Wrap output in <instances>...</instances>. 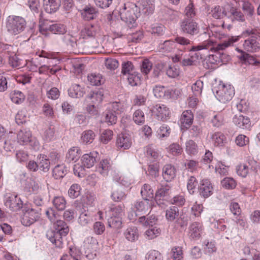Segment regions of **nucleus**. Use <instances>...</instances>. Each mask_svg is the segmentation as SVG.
<instances>
[{"label":"nucleus","mask_w":260,"mask_h":260,"mask_svg":"<svg viewBox=\"0 0 260 260\" xmlns=\"http://www.w3.org/2000/svg\"><path fill=\"white\" fill-rule=\"evenodd\" d=\"M219 39H223L220 42L216 41H213L210 39L204 42L202 44L197 46H192L188 48L187 49L190 51H196L202 49H209L211 51L218 52L220 50H223L229 46L233 45V43L237 41L238 38L233 37H226L224 35L219 36Z\"/></svg>","instance_id":"obj_1"},{"label":"nucleus","mask_w":260,"mask_h":260,"mask_svg":"<svg viewBox=\"0 0 260 260\" xmlns=\"http://www.w3.org/2000/svg\"><path fill=\"white\" fill-rule=\"evenodd\" d=\"M58 216L55 221L52 222L55 231L49 230L47 232V238L56 247L60 248L63 245L62 236H65L69 233V229L67 224L63 221L58 219Z\"/></svg>","instance_id":"obj_2"},{"label":"nucleus","mask_w":260,"mask_h":260,"mask_svg":"<svg viewBox=\"0 0 260 260\" xmlns=\"http://www.w3.org/2000/svg\"><path fill=\"white\" fill-rule=\"evenodd\" d=\"M137 6L132 3L124 4L123 8L119 11V15L121 20L124 21L127 26L134 27L137 25L136 20L138 18L136 12Z\"/></svg>","instance_id":"obj_3"},{"label":"nucleus","mask_w":260,"mask_h":260,"mask_svg":"<svg viewBox=\"0 0 260 260\" xmlns=\"http://www.w3.org/2000/svg\"><path fill=\"white\" fill-rule=\"evenodd\" d=\"M25 25L26 22L24 18L19 16H12L8 17L6 27L11 34L16 35L24 30Z\"/></svg>","instance_id":"obj_4"},{"label":"nucleus","mask_w":260,"mask_h":260,"mask_svg":"<svg viewBox=\"0 0 260 260\" xmlns=\"http://www.w3.org/2000/svg\"><path fill=\"white\" fill-rule=\"evenodd\" d=\"M216 96L221 103H225L232 100L235 94L234 87L230 84L220 83L216 91Z\"/></svg>","instance_id":"obj_5"},{"label":"nucleus","mask_w":260,"mask_h":260,"mask_svg":"<svg viewBox=\"0 0 260 260\" xmlns=\"http://www.w3.org/2000/svg\"><path fill=\"white\" fill-rule=\"evenodd\" d=\"M41 209L34 208L24 209L23 215L21 218V222L25 226H29L38 220L41 215Z\"/></svg>","instance_id":"obj_6"},{"label":"nucleus","mask_w":260,"mask_h":260,"mask_svg":"<svg viewBox=\"0 0 260 260\" xmlns=\"http://www.w3.org/2000/svg\"><path fill=\"white\" fill-rule=\"evenodd\" d=\"M180 28L183 33L190 36L197 35L200 30L198 23L191 18H184L181 22Z\"/></svg>","instance_id":"obj_7"},{"label":"nucleus","mask_w":260,"mask_h":260,"mask_svg":"<svg viewBox=\"0 0 260 260\" xmlns=\"http://www.w3.org/2000/svg\"><path fill=\"white\" fill-rule=\"evenodd\" d=\"M82 165L79 164L75 165L74 168V174H78L79 177H81L80 174H83L81 172L84 170L83 167L90 168L92 167L95 162V158L91 154H85L83 155L82 159Z\"/></svg>","instance_id":"obj_8"},{"label":"nucleus","mask_w":260,"mask_h":260,"mask_svg":"<svg viewBox=\"0 0 260 260\" xmlns=\"http://www.w3.org/2000/svg\"><path fill=\"white\" fill-rule=\"evenodd\" d=\"M152 112L158 120L162 121L167 120L170 115L169 108L163 104L155 105L152 109Z\"/></svg>","instance_id":"obj_9"},{"label":"nucleus","mask_w":260,"mask_h":260,"mask_svg":"<svg viewBox=\"0 0 260 260\" xmlns=\"http://www.w3.org/2000/svg\"><path fill=\"white\" fill-rule=\"evenodd\" d=\"M151 205L152 202L149 199H144L143 201L137 202L134 207L136 215H141L149 213Z\"/></svg>","instance_id":"obj_10"},{"label":"nucleus","mask_w":260,"mask_h":260,"mask_svg":"<svg viewBox=\"0 0 260 260\" xmlns=\"http://www.w3.org/2000/svg\"><path fill=\"white\" fill-rule=\"evenodd\" d=\"M5 206L12 211H17L22 208L23 203L17 196L11 194L7 198Z\"/></svg>","instance_id":"obj_11"},{"label":"nucleus","mask_w":260,"mask_h":260,"mask_svg":"<svg viewBox=\"0 0 260 260\" xmlns=\"http://www.w3.org/2000/svg\"><path fill=\"white\" fill-rule=\"evenodd\" d=\"M243 46L244 49L249 52H255L260 49L259 43L255 36H251L245 40Z\"/></svg>","instance_id":"obj_12"},{"label":"nucleus","mask_w":260,"mask_h":260,"mask_svg":"<svg viewBox=\"0 0 260 260\" xmlns=\"http://www.w3.org/2000/svg\"><path fill=\"white\" fill-rule=\"evenodd\" d=\"M132 144L130 137L124 134H119L117 138L116 146L119 149L123 150L129 149Z\"/></svg>","instance_id":"obj_13"},{"label":"nucleus","mask_w":260,"mask_h":260,"mask_svg":"<svg viewBox=\"0 0 260 260\" xmlns=\"http://www.w3.org/2000/svg\"><path fill=\"white\" fill-rule=\"evenodd\" d=\"M213 189V186L209 180L205 179L201 181L199 186L200 195L204 198H208L212 194Z\"/></svg>","instance_id":"obj_14"},{"label":"nucleus","mask_w":260,"mask_h":260,"mask_svg":"<svg viewBox=\"0 0 260 260\" xmlns=\"http://www.w3.org/2000/svg\"><path fill=\"white\" fill-rule=\"evenodd\" d=\"M162 175L166 181H171L175 178L176 175L175 167L171 164L165 165L162 168Z\"/></svg>","instance_id":"obj_15"},{"label":"nucleus","mask_w":260,"mask_h":260,"mask_svg":"<svg viewBox=\"0 0 260 260\" xmlns=\"http://www.w3.org/2000/svg\"><path fill=\"white\" fill-rule=\"evenodd\" d=\"M237 51L241 53L239 58L243 63H248L255 66H260V61L256 59L253 56L239 49Z\"/></svg>","instance_id":"obj_16"},{"label":"nucleus","mask_w":260,"mask_h":260,"mask_svg":"<svg viewBox=\"0 0 260 260\" xmlns=\"http://www.w3.org/2000/svg\"><path fill=\"white\" fill-rule=\"evenodd\" d=\"M47 30H49L54 34H63L66 32L64 26L60 24H54L49 27H44L43 26H41L40 27V31L43 35H46L45 32Z\"/></svg>","instance_id":"obj_17"},{"label":"nucleus","mask_w":260,"mask_h":260,"mask_svg":"<svg viewBox=\"0 0 260 260\" xmlns=\"http://www.w3.org/2000/svg\"><path fill=\"white\" fill-rule=\"evenodd\" d=\"M60 3V0H44V10L48 13H54L58 9Z\"/></svg>","instance_id":"obj_18"},{"label":"nucleus","mask_w":260,"mask_h":260,"mask_svg":"<svg viewBox=\"0 0 260 260\" xmlns=\"http://www.w3.org/2000/svg\"><path fill=\"white\" fill-rule=\"evenodd\" d=\"M124 235L128 241L134 242L138 239L139 236L138 229L135 226H129L125 231Z\"/></svg>","instance_id":"obj_19"},{"label":"nucleus","mask_w":260,"mask_h":260,"mask_svg":"<svg viewBox=\"0 0 260 260\" xmlns=\"http://www.w3.org/2000/svg\"><path fill=\"white\" fill-rule=\"evenodd\" d=\"M38 161V168L44 172H48L50 167V162L49 159L46 155L40 154L37 157Z\"/></svg>","instance_id":"obj_20"},{"label":"nucleus","mask_w":260,"mask_h":260,"mask_svg":"<svg viewBox=\"0 0 260 260\" xmlns=\"http://www.w3.org/2000/svg\"><path fill=\"white\" fill-rule=\"evenodd\" d=\"M234 123L238 127L244 129L249 127L250 120L248 117H245L242 115H235L233 119Z\"/></svg>","instance_id":"obj_21"},{"label":"nucleus","mask_w":260,"mask_h":260,"mask_svg":"<svg viewBox=\"0 0 260 260\" xmlns=\"http://www.w3.org/2000/svg\"><path fill=\"white\" fill-rule=\"evenodd\" d=\"M31 133L30 131L26 129H21L17 134L18 142L20 144H26L30 142Z\"/></svg>","instance_id":"obj_22"},{"label":"nucleus","mask_w":260,"mask_h":260,"mask_svg":"<svg viewBox=\"0 0 260 260\" xmlns=\"http://www.w3.org/2000/svg\"><path fill=\"white\" fill-rule=\"evenodd\" d=\"M81 15L85 20H90L96 16V11L93 7L86 6L81 10Z\"/></svg>","instance_id":"obj_23"},{"label":"nucleus","mask_w":260,"mask_h":260,"mask_svg":"<svg viewBox=\"0 0 260 260\" xmlns=\"http://www.w3.org/2000/svg\"><path fill=\"white\" fill-rule=\"evenodd\" d=\"M107 109L117 115L120 114L125 110V107L122 103L119 102H114L110 103L108 105Z\"/></svg>","instance_id":"obj_24"},{"label":"nucleus","mask_w":260,"mask_h":260,"mask_svg":"<svg viewBox=\"0 0 260 260\" xmlns=\"http://www.w3.org/2000/svg\"><path fill=\"white\" fill-rule=\"evenodd\" d=\"M202 231V226L200 223L194 222L189 226V236L192 239L199 238Z\"/></svg>","instance_id":"obj_25"},{"label":"nucleus","mask_w":260,"mask_h":260,"mask_svg":"<svg viewBox=\"0 0 260 260\" xmlns=\"http://www.w3.org/2000/svg\"><path fill=\"white\" fill-rule=\"evenodd\" d=\"M179 216V211L177 207L172 206L166 210V217L169 221L172 222L177 219Z\"/></svg>","instance_id":"obj_26"},{"label":"nucleus","mask_w":260,"mask_h":260,"mask_svg":"<svg viewBox=\"0 0 260 260\" xmlns=\"http://www.w3.org/2000/svg\"><path fill=\"white\" fill-rule=\"evenodd\" d=\"M68 91L69 95L73 98H79L84 95V92L79 84L73 85Z\"/></svg>","instance_id":"obj_27"},{"label":"nucleus","mask_w":260,"mask_h":260,"mask_svg":"<svg viewBox=\"0 0 260 260\" xmlns=\"http://www.w3.org/2000/svg\"><path fill=\"white\" fill-rule=\"evenodd\" d=\"M170 190V187L169 185H166L161 187L156 191L155 200L158 205H161L162 203L161 202V198L169 194Z\"/></svg>","instance_id":"obj_28"},{"label":"nucleus","mask_w":260,"mask_h":260,"mask_svg":"<svg viewBox=\"0 0 260 260\" xmlns=\"http://www.w3.org/2000/svg\"><path fill=\"white\" fill-rule=\"evenodd\" d=\"M84 246L88 249L96 250L98 248L99 243L96 239L92 236H88L84 240Z\"/></svg>","instance_id":"obj_29"},{"label":"nucleus","mask_w":260,"mask_h":260,"mask_svg":"<svg viewBox=\"0 0 260 260\" xmlns=\"http://www.w3.org/2000/svg\"><path fill=\"white\" fill-rule=\"evenodd\" d=\"M80 156V150L78 147H73L70 148L67 154V158L69 161L78 160Z\"/></svg>","instance_id":"obj_30"},{"label":"nucleus","mask_w":260,"mask_h":260,"mask_svg":"<svg viewBox=\"0 0 260 260\" xmlns=\"http://www.w3.org/2000/svg\"><path fill=\"white\" fill-rule=\"evenodd\" d=\"M193 115L190 110L184 111L181 115L180 121L181 122L186 125H190L193 122Z\"/></svg>","instance_id":"obj_31"},{"label":"nucleus","mask_w":260,"mask_h":260,"mask_svg":"<svg viewBox=\"0 0 260 260\" xmlns=\"http://www.w3.org/2000/svg\"><path fill=\"white\" fill-rule=\"evenodd\" d=\"M124 206H117L111 207L110 209V217L112 218H121L124 215Z\"/></svg>","instance_id":"obj_32"},{"label":"nucleus","mask_w":260,"mask_h":260,"mask_svg":"<svg viewBox=\"0 0 260 260\" xmlns=\"http://www.w3.org/2000/svg\"><path fill=\"white\" fill-rule=\"evenodd\" d=\"M111 164L109 160L107 159H103L99 164L98 171L101 174L106 175L111 169Z\"/></svg>","instance_id":"obj_33"},{"label":"nucleus","mask_w":260,"mask_h":260,"mask_svg":"<svg viewBox=\"0 0 260 260\" xmlns=\"http://www.w3.org/2000/svg\"><path fill=\"white\" fill-rule=\"evenodd\" d=\"M95 137V135L92 131L87 130L82 133L81 139L83 143L89 144L93 142Z\"/></svg>","instance_id":"obj_34"},{"label":"nucleus","mask_w":260,"mask_h":260,"mask_svg":"<svg viewBox=\"0 0 260 260\" xmlns=\"http://www.w3.org/2000/svg\"><path fill=\"white\" fill-rule=\"evenodd\" d=\"M67 173V170L64 166L61 165L56 166L52 171V175L56 179L62 178Z\"/></svg>","instance_id":"obj_35"},{"label":"nucleus","mask_w":260,"mask_h":260,"mask_svg":"<svg viewBox=\"0 0 260 260\" xmlns=\"http://www.w3.org/2000/svg\"><path fill=\"white\" fill-rule=\"evenodd\" d=\"M212 139L216 146H222L226 142L225 136L221 132H216L212 136Z\"/></svg>","instance_id":"obj_36"},{"label":"nucleus","mask_w":260,"mask_h":260,"mask_svg":"<svg viewBox=\"0 0 260 260\" xmlns=\"http://www.w3.org/2000/svg\"><path fill=\"white\" fill-rule=\"evenodd\" d=\"M88 81L91 85L98 86L101 84L103 80L100 74L91 73L87 77Z\"/></svg>","instance_id":"obj_37"},{"label":"nucleus","mask_w":260,"mask_h":260,"mask_svg":"<svg viewBox=\"0 0 260 260\" xmlns=\"http://www.w3.org/2000/svg\"><path fill=\"white\" fill-rule=\"evenodd\" d=\"M174 62H180L182 66H193L195 64L190 57L184 58L183 57L182 54L181 55H176L173 58Z\"/></svg>","instance_id":"obj_38"},{"label":"nucleus","mask_w":260,"mask_h":260,"mask_svg":"<svg viewBox=\"0 0 260 260\" xmlns=\"http://www.w3.org/2000/svg\"><path fill=\"white\" fill-rule=\"evenodd\" d=\"M96 28L93 25H88L84 28L81 31V36L83 38L92 37L96 34Z\"/></svg>","instance_id":"obj_39"},{"label":"nucleus","mask_w":260,"mask_h":260,"mask_svg":"<svg viewBox=\"0 0 260 260\" xmlns=\"http://www.w3.org/2000/svg\"><path fill=\"white\" fill-rule=\"evenodd\" d=\"M171 258L173 260H183V253L181 247H174L172 248L171 251Z\"/></svg>","instance_id":"obj_40"},{"label":"nucleus","mask_w":260,"mask_h":260,"mask_svg":"<svg viewBox=\"0 0 260 260\" xmlns=\"http://www.w3.org/2000/svg\"><path fill=\"white\" fill-rule=\"evenodd\" d=\"M236 170L237 173L239 176L245 177L249 171V162L240 164L237 167Z\"/></svg>","instance_id":"obj_41"},{"label":"nucleus","mask_w":260,"mask_h":260,"mask_svg":"<svg viewBox=\"0 0 260 260\" xmlns=\"http://www.w3.org/2000/svg\"><path fill=\"white\" fill-rule=\"evenodd\" d=\"M141 193L144 199L152 198L153 197V190L148 184H144L142 187Z\"/></svg>","instance_id":"obj_42"},{"label":"nucleus","mask_w":260,"mask_h":260,"mask_svg":"<svg viewBox=\"0 0 260 260\" xmlns=\"http://www.w3.org/2000/svg\"><path fill=\"white\" fill-rule=\"evenodd\" d=\"M11 99L13 103L15 104H20L24 101L25 96L23 93L21 91L14 90L11 94Z\"/></svg>","instance_id":"obj_43"},{"label":"nucleus","mask_w":260,"mask_h":260,"mask_svg":"<svg viewBox=\"0 0 260 260\" xmlns=\"http://www.w3.org/2000/svg\"><path fill=\"white\" fill-rule=\"evenodd\" d=\"M221 184L223 187L228 189L235 188L237 185L236 181L231 177L224 178L221 181Z\"/></svg>","instance_id":"obj_44"},{"label":"nucleus","mask_w":260,"mask_h":260,"mask_svg":"<svg viewBox=\"0 0 260 260\" xmlns=\"http://www.w3.org/2000/svg\"><path fill=\"white\" fill-rule=\"evenodd\" d=\"M53 204L57 210H63L66 207V201L62 197H56L53 200Z\"/></svg>","instance_id":"obj_45"},{"label":"nucleus","mask_w":260,"mask_h":260,"mask_svg":"<svg viewBox=\"0 0 260 260\" xmlns=\"http://www.w3.org/2000/svg\"><path fill=\"white\" fill-rule=\"evenodd\" d=\"M121 218H112L110 217L108 220V225L109 227L115 230H118L122 228V221Z\"/></svg>","instance_id":"obj_46"},{"label":"nucleus","mask_w":260,"mask_h":260,"mask_svg":"<svg viewBox=\"0 0 260 260\" xmlns=\"http://www.w3.org/2000/svg\"><path fill=\"white\" fill-rule=\"evenodd\" d=\"M117 115L115 113L111 111H109V110L107 109L106 113L105 115V122L109 125H113L115 124L117 120Z\"/></svg>","instance_id":"obj_47"},{"label":"nucleus","mask_w":260,"mask_h":260,"mask_svg":"<svg viewBox=\"0 0 260 260\" xmlns=\"http://www.w3.org/2000/svg\"><path fill=\"white\" fill-rule=\"evenodd\" d=\"M143 37V34L141 31H137L135 32L129 34L127 36L128 42L138 43Z\"/></svg>","instance_id":"obj_48"},{"label":"nucleus","mask_w":260,"mask_h":260,"mask_svg":"<svg viewBox=\"0 0 260 260\" xmlns=\"http://www.w3.org/2000/svg\"><path fill=\"white\" fill-rule=\"evenodd\" d=\"M81 188L77 184H73L68 191L69 196L73 199L77 198L80 194Z\"/></svg>","instance_id":"obj_49"},{"label":"nucleus","mask_w":260,"mask_h":260,"mask_svg":"<svg viewBox=\"0 0 260 260\" xmlns=\"http://www.w3.org/2000/svg\"><path fill=\"white\" fill-rule=\"evenodd\" d=\"M133 120L138 124L144 123L145 116L143 112L140 109L136 110L133 114Z\"/></svg>","instance_id":"obj_50"},{"label":"nucleus","mask_w":260,"mask_h":260,"mask_svg":"<svg viewBox=\"0 0 260 260\" xmlns=\"http://www.w3.org/2000/svg\"><path fill=\"white\" fill-rule=\"evenodd\" d=\"M186 151L190 154L194 155L198 152V146L196 143L190 140L186 143Z\"/></svg>","instance_id":"obj_51"},{"label":"nucleus","mask_w":260,"mask_h":260,"mask_svg":"<svg viewBox=\"0 0 260 260\" xmlns=\"http://www.w3.org/2000/svg\"><path fill=\"white\" fill-rule=\"evenodd\" d=\"M152 0H141L140 3L143 10L145 12L151 13L154 9Z\"/></svg>","instance_id":"obj_52"},{"label":"nucleus","mask_w":260,"mask_h":260,"mask_svg":"<svg viewBox=\"0 0 260 260\" xmlns=\"http://www.w3.org/2000/svg\"><path fill=\"white\" fill-rule=\"evenodd\" d=\"M113 136L112 131L105 129L101 134L100 139L103 143L106 144L112 140Z\"/></svg>","instance_id":"obj_53"},{"label":"nucleus","mask_w":260,"mask_h":260,"mask_svg":"<svg viewBox=\"0 0 260 260\" xmlns=\"http://www.w3.org/2000/svg\"><path fill=\"white\" fill-rule=\"evenodd\" d=\"M105 64L108 69L114 70L119 66L118 61L115 58H108L105 59Z\"/></svg>","instance_id":"obj_54"},{"label":"nucleus","mask_w":260,"mask_h":260,"mask_svg":"<svg viewBox=\"0 0 260 260\" xmlns=\"http://www.w3.org/2000/svg\"><path fill=\"white\" fill-rule=\"evenodd\" d=\"M224 117L222 113H218L215 115L212 119L213 125L215 127H219L224 123Z\"/></svg>","instance_id":"obj_55"},{"label":"nucleus","mask_w":260,"mask_h":260,"mask_svg":"<svg viewBox=\"0 0 260 260\" xmlns=\"http://www.w3.org/2000/svg\"><path fill=\"white\" fill-rule=\"evenodd\" d=\"M160 232V229L156 226L151 227L145 232V235L149 239H153L156 237Z\"/></svg>","instance_id":"obj_56"},{"label":"nucleus","mask_w":260,"mask_h":260,"mask_svg":"<svg viewBox=\"0 0 260 260\" xmlns=\"http://www.w3.org/2000/svg\"><path fill=\"white\" fill-rule=\"evenodd\" d=\"M203 88V82L201 80H197L191 86V89L196 95H200Z\"/></svg>","instance_id":"obj_57"},{"label":"nucleus","mask_w":260,"mask_h":260,"mask_svg":"<svg viewBox=\"0 0 260 260\" xmlns=\"http://www.w3.org/2000/svg\"><path fill=\"white\" fill-rule=\"evenodd\" d=\"M127 80L129 84L135 86L140 83V77L138 73L134 72L128 75Z\"/></svg>","instance_id":"obj_58"},{"label":"nucleus","mask_w":260,"mask_h":260,"mask_svg":"<svg viewBox=\"0 0 260 260\" xmlns=\"http://www.w3.org/2000/svg\"><path fill=\"white\" fill-rule=\"evenodd\" d=\"M185 16L186 17L185 18L192 19L196 15V13L193 8V5L192 2L190 0V3L185 8Z\"/></svg>","instance_id":"obj_59"},{"label":"nucleus","mask_w":260,"mask_h":260,"mask_svg":"<svg viewBox=\"0 0 260 260\" xmlns=\"http://www.w3.org/2000/svg\"><path fill=\"white\" fill-rule=\"evenodd\" d=\"M167 149L169 152L174 155L180 154L182 151L181 147L176 143L170 145Z\"/></svg>","instance_id":"obj_60"},{"label":"nucleus","mask_w":260,"mask_h":260,"mask_svg":"<svg viewBox=\"0 0 260 260\" xmlns=\"http://www.w3.org/2000/svg\"><path fill=\"white\" fill-rule=\"evenodd\" d=\"M27 118L24 111H19L15 116V120L18 124H22L26 122Z\"/></svg>","instance_id":"obj_61"},{"label":"nucleus","mask_w":260,"mask_h":260,"mask_svg":"<svg viewBox=\"0 0 260 260\" xmlns=\"http://www.w3.org/2000/svg\"><path fill=\"white\" fill-rule=\"evenodd\" d=\"M159 165L157 163H155L149 165L148 171L149 174L156 178L159 175Z\"/></svg>","instance_id":"obj_62"},{"label":"nucleus","mask_w":260,"mask_h":260,"mask_svg":"<svg viewBox=\"0 0 260 260\" xmlns=\"http://www.w3.org/2000/svg\"><path fill=\"white\" fill-rule=\"evenodd\" d=\"M152 63L148 59H145L142 62L141 66V72L147 75L151 70Z\"/></svg>","instance_id":"obj_63"},{"label":"nucleus","mask_w":260,"mask_h":260,"mask_svg":"<svg viewBox=\"0 0 260 260\" xmlns=\"http://www.w3.org/2000/svg\"><path fill=\"white\" fill-rule=\"evenodd\" d=\"M146 260H162V256L158 251L151 250L147 254Z\"/></svg>","instance_id":"obj_64"}]
</instances>
